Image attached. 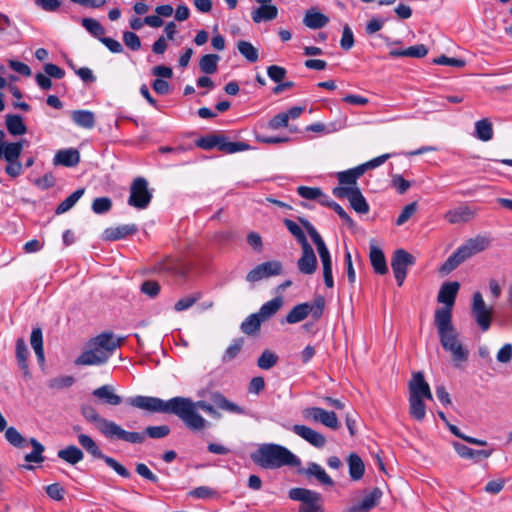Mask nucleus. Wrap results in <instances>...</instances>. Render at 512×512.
<instances>
[{"instance_id": "4c0bfd02", "label": "nucleus", "mask_w": 512, "mask_h": 512, "mask_svg": "<svg viewBox=\"0 0 512 512\" xmlns=\"http://www.w3.org/2000/svg\"><path fill=\"white\" fill-rule=\"evenodd\" d=\"M493 135H494L493 125L488 118L478 120L475 123L474 136L477 139H479L483 142H487L493 138Z\"/></svg>"}, {"instance_id": "e2e57ef3", "label": "nucleus", "mask_w": 512, "mask_h": 512, "mask_svg": "<svg viewBox=\"0 0 512 512\" xmlns=\"http://www.w3.org/2000/svg\"><path fill=\"white\" fill-rule=\"evenodd\" d=\"M102 460L106 463L107 466L112 468L119 476H121L123 478L130 477L131 474L128 471V469L126 467H124L121 463H119L117 460H115L114 458L105 455L102 458Z\"/></svg>"}, {"instance_id": "412c9836", "label": "nucleus", "mask_w": 512, "mask_h": 512, "mask_svg": "<svg viewBox=\"0 0 512 512\" xmlns=\"http://www.w3.org/2000/svg\"><path fill=\"white\" fill-rule=\"evenodd\" d=\"M298 473L301 475H305L307 478H315L320 484L324 486L334 485V481L326 473L324 468L315 462H309L307 464V467L299 469Z\"/></svg>"}, {"instance_id": "f704fd0d", "label": "nucleus", "mask_w": 512, "mask_h": 512, "mask_svg": "<svg viewBox=\"0 0 512 512\" xmlns=\"http://www.w3.org/2000/svg\"><path fill=\"white\" fill-rule=\"evenodd\" d=\"M8 132L13 136H21L27 132V127L20 115L8 114L5 117Z\"/></svg>"}, {"instance_id": "4be33fe9", "label": "nucleus", "mask_w": 512, "mask_h": 512, "mask_svg": "<svg viewBox=\"0 0 512 512\" xmlns=\"http://www.w3.org/2000/svg\"><path fill=\"white\" fill-rule=\"evenodd\" d=\"M476 216V210L468 205H461L450 209L444 215L446 221L450 224L466 223Z\"/></svg>"}, {"instance_id": "c03bdc74", "label": "nucleus", "mask_w": 512, "mask_h": 512, "mask_svg": "<svg viewBox=\"0 0 512 512\" xmlns=\"http://www.w3.org/2000/svg\"><path fill=\"white\" fill-rule=\"evenodd\" d=\"M78 442L94 458L102 459L105 456L97 443L89 435L80 434Z\"/></svg>"}, {"instance_id": "393cba45", "label": "nucleus", "mask_w": 512, "mask_h": 512, "mask_svg": "<svg viewBox=\"0 0 512 512\" xmlns=\"http://www.w3.org/2000/svg\"><path fill=\"white\" fill-rule=\"evenodd\" d=\"M92 395L111 406H118L123 402L122 397L115 393V389L111 385H102L94 389Z\"/></svg>"}, {"instance_id": "37998d69", "label": "nucleus", "mask_w": 512, "mask_h": 512, "mask_svg": "<svg viewBox=\"0 0 512 512\" xmlns=\"http://www.w3.org/2000/svg\"><path fill=\"white\" fill-rule=\"evenodd\" d=\"M81 414L87 422L94 424L99 431L107 421V419L102 417L90 404H84L81 406Z\"/></svg>"}, {"instance_id": "cd10ccee", "label": "nucleus", "mask_w": 512, "mask_h": 512, "mask_svg": "<svg viewBox=\"0 0 512 512\" xmlns=\"http://www.w3.org/2000/svg\"><path fill=\"white\" fill-rule=\"evenodd\" d=\"M211 401L216 407L223 411L238 415H244L246 413L244 408L240 407L236 403L231 402L220 392H213L211 394Z\"/></svg>"}, {"instance_id": "423d86ee", "label": "nucleus", "mask_w": 512, "mask_h": 512, "mask_svg": "<svg viewBox=\"0 0 512 512\" xmlns=\"http://www.w3.org/2000/svg\"><path fill=\"white\" fill-rule=\"evenodd\" d=\"M196 146L204 150L217 148L228 154L246 151L250 148V146L244 142H230L227 141L225 136L217 134H210L199 138L196 140Z\"/></svg>"}, {"instance_id": "dca6fc26", "label": "nucleus", "mask_w": 512, "mask_h": 512, "mask_svg": "<svg viewBox=\"0 0 512 512\" xmlns=\"http://www.w3.org/2000/svg\"><path fill=\"white\" fill-rule=\"evenodd\" d=\"M283 267L281 262L273 260L267 261L257 265L247 274V280L250 282H256L271 276L280 275Z\"/></svg>"}, {"instance_id": "a19ab883", "label": "nucleus", "mask_w": 512, "mask_h": 512, "mask_svg": "<svg viewBox=\"0 0 512 512\" xmlns=\"http://www.w3.org/2000/svg\"><path fill=\"white\" fill-rule=\"evenodd\" d=\"M30 344L35 352L37 360L40 364L45 362L44 348H43V334L41 328H34L30 336Z\"/></svg>"}, {"instance_id": "79ce46f5", "label": "nucleus", "mask_w": 512, "mask_h": 512, "mask_svg": "<svg viewBox=\"0 0 512 512\" xmlns=\"http://www.w3.org/2000/svg\"><path fill=\"white\" fill-rule=\"evenodd\" d=\"M322 266H323V278L327 288H333L334 280L332 275V260L328 249L320 251L319 253Z\"/></svg>"}, {"instance_id": "774afa93", "label": "nucleus", "mask_w": 512, "mask_h": 512, "mask_svg": "<svg viewBox=\"0 0 512 512\" xmlns=\"http://www.w3.org/2000/svg\"><path fill=\"white\" fill-rule=\"evenodd\" d=\"M417 202H412L408 205H406L402 212L400 213V215L398 216V218L396 219V222L395 224L397 226H401L403 224H405L417 211Z\"/></svg>"}, {"instance_id": "1a4fd4ad", "label": "nucleus", "mask_w": 512, "mask_h": 512, "mask_svg": "<svg viewBox=\"0 0 512 512\" xmlns=\"http://www.w3.org/2000/svg\"><path fill=\"white\" fill-rule=\"evenodd\" d=\"M493 313V305L487 304L479 291L474 293L471 306V314L483 332L489 330L493 319Z\"/></svg>"}, {"instance_id": "3c124183", "label": "nucleus", "mask_w": 512, "mask_h": 512, "mask_svg": "<svg viewBox=\"0 0 512 512\" xmlns=\"http://www.w3.org/2000/svg\"><path fill=\"white\" fill-rule=\"evenodd\" d=\"M220 60L217 54H206L199 61V68L205 74H213L217 71Z\"/></svg>"}, {"instance_id": "338daca9", "label": "nucleus", "mask_w": 512, "mask_h": 512, "mask_svg": "<svg viewBox=\"0 0 512 512\" xmlns=\"http://www.w3.org/2000/svg\"><path fill=\"white\" fill-rule=\"evenodd\" d=\"M201 298V294L200 293H195V294H192V295H188V296H185L183 298H181L180 300H178L175 305H174V309L178 312H181V311H184V310H187L189 309L191 306H193V304L199 300Z\"/></svg>"}, {"instance_id": "ddd939ff", "label": "nucleus", "mask_w": 512, "mask_h": 512, "mask_svg": "<svg viewBox=\"0 0 512 512\" xmlns=\"http://www.w3.org/2000/svg\"><path fill=\"white\" fill-rule=\"evenodd\" d=\"M333 194L337 198H347L351 207L360 214L369 212V205L358 187H335Z\"/></svg>"}, {"instance_id": "13d9d810", "label": "nucleus", "mask_w": 512, "mask_h": 512, "mask_svg": "<svg viewBox=\"0 0 512 512\" xmlns=\"http://www.w3.org/2000/svg\"><path fill=\"white\" fill-rule=\"evenodd\" d=\"M278 357L275 353L265 350L257 360V365L263 370H269L276 365Z\"/></svg>"}, {"instance_id": "ea45409f", "label": "nucleus", "mask_w": 512, "mask_h": 512, "mask_svg": "<svg viewBox=\"0 0 512 512\" xmlns=\"http://www.w3.org/2000/svg\"><path fill=\"white\" fill-rule=\"evenodd\" d=\"M73 122L82 128L91 129L95 126L94 113L88 110H75L72 112Z\"/></svg>"}, {"instance_id": "09e8293b", "label": "nucleus", "mask_w": 512, "mask_h": 512, "mask_svg": "<svg viewBox=\"0 0 512 512\" xmlns=\"http://www.w3.org/2000/svg\"><path fill=\"white\" fill-rule=\"evenodd\" d=\"M283 305V299L280 296L273 298L272 300L264 303L258 314L261 316L263 320L270 318L274 315Z\"/></svg>"}, {"instance_id": "20e7f679", "label": "nucleus", "mask_w": 512, "mask_h": 512, "mask_svg": "<svg viewBox=\"0 0 512 512\" xmlns=\"http://www.w3.org/2000/svg\"><path fill=\"white\" fill-rule=\"evenodd\" d=\"M5 431L6 440L16 448H25L28 444L32 446V451L25 455L24 459L28 463H42L44 462L43 453L45 447L37 439H25L15 427H8Z\"/></svg>"}, {"instance_id": "2eb2a0df", "label": "nucleus", "mask_w": 512, "mask_h": 512, "mask_svg": "<svg viewBox=\"0 0 512 512\" xmlns=\"http://www.w3.org/2000/svg\"><path fill=\"white\" fill-rule=\"evenodd\" d=\"M303 414L307 419L321 423L332 430H337L340 427L338 417L333 411H326L320 407H310L305 409Z\"/></svg>"}, {"instance_id": "a18cd8bd", "label": "nucleus", "mask_w": 512, "mask_h": 512, "mask_svg": "<svg viewBox=\"0 0 512 512\" xmlns=\"http://www.w3.org/2000/svg\"><path fill=\"white\" fill-rule=\"evenodd\" d=\"M425 398L409 397V413L412 418L417 421H422L426 416Z\"/></svg>"}, {"instance_id": "680f3d73", "label": "nucleus", "mask_w": 512, "mask_h": 512, "mask_svg": "<svg viewBox=\"0 0 512 512\" xmlns=\"http://www.w3.org/2000/svg\"><path fill=\"white\" fill-rule=\"evenodd\" d=\"M145 436H149L153 439L164 438L170 433V428L167 425L161 426H148L144 432H142Z\"/></svg>"}, {"instance_id": "7ed1b4c3", "label": "nucleus", "mask_w": 512, "mask_h": 512, "mask_svg": "<svg viewBox=\"0 0 512 512\" xmlns=\"http://www.w3.org/2000/svg\"><path fill=\"white\" fill-rule=\"evenodd\" d=\"M435 326L443 349L451 354L453 361L456 363L467 361L469 352L459 340V334L452 322L438 323Z\"/></svg>"}, {"instance_id": "9b49d317", "label": "nucleus", "mask_w": 512, "mask_h": 512, "mask_svg": "<svg viewBox=\"0 0 512 512\" xmlns=\"http://www.w3.org/2000/svg\"><path fill=\"white\" fill-rule=\"evenodd\" d=\"M415 258L404 249H398L393 253L391 268L398 286H402L407 275V269L414 265Z\"/></svg>"}, {"instance_id": "49530a36", "label": "nucleus", "mask_w": 512, "mask_h": 512, "mask_svg": "<svg viewBox=\"0 0 512 512\" xmlns=\"http://www.w3.org/2000/svg\"><path fill=\"white\" fill-rule=\"evenodd\" d=\"M28 356L29 350L23 338L16 341V359L21 370L28 372Z\"/></svg>"}, {"instance_id": "c9c22d12", "label": "nucleus", "mask_w": 512, "mask_h": 512, "mask_svg": "<svg viewBox=\"0 0 512 512\" xmlns=\"http://www.w3.org/2000/svg\"><path fill=\"white\" fill-rule=\"evenodd\" d=\"M329 21V18L315 9L307 10L303 23L311 29H320Z\"/></svg>"}, {"instance_id": "f03ea898", "label": "nucleus", "mask_w": 512, "mask_h": 512, "mask_svg": "<svg viewBox=\"0 0 512 512\" xmlns=\"http://www.w3.org/2000/svg\"><path fill=\"white\" fill-rule=\"evenodd\" d=\"M252 461L263 469H279L281 467H299L300 458L285 446L275 443L259 445L251 454Z\"/></svg>"}, {"instance_id": "c85d7f7f", "label": "nucleus", "mask_w": 512, "mask_h": 512, "mask_svg": "<svg viewBox=\"0 0 512 512\" xmlns=\"http://www.w3.org/2000/svg\"><path fill=\"white\" fill-rule=\"evenodd\" d=\"M188 266L183 261L178 259L169 258L162 263L158 264L155 268L160 273H171L174 275L184 276L187 272Z\"/></svg>"}, {"instance_id": "f257e3e1", "label": "nucleus", "mask_w": 512, "mask_h": 512, "mask_svg": "<svg viewBox=\"0 0 512 512\" xmlns=\"http://www.w3.org/2000/svg\"><path fill=\"white\" fill-rule=\"evenodd\" d=\"M127 403L130 406L149 412L173 414L191 431H201L209 425L208 421L197 411L198 409L214 418L221 416L212 404L203 400L194 402L190 398L181 396L165 401L157 397L138 395L128 398Z\"/></svg>"}, {"instance_id": "b1692460", "label": "nucleus", "mask_w": 512, "mask_h": 512, "mask_svg": "<svg viewBox=\"0 0 512 512\" xmlns=\"http://www.w3.org/2000/svg\"><path fill=\"white\" fill-rule=\"evenodd\" d=\"M138 231L135 224H125L117 227L106 228L103 232V240L116 241L125 238L126 236L133 235Z\"/></svg>"}, {"instance_id": "f3484780", "label": "nucleus", "mask_w": 512, "mask_h": 512, "mask_svg": "<svg viewBox=\"0 0 512 512\" xmlns=\"http://www.w3.org/2000/svg\"><path fill=\"white\" fill-rule=\"evenodd\" d=\"M124 339V337L115 338L111 332H103L91 339L90 346L109 353L110 357L112 353L123 344Z\"/></svg>"}, {"instance_id": "5fc2aeb1", "label": "nucleus", "mask_w": 512, "mask_h": 512, "mask_svg": "<svg viewBox=\"0 0 512 512\" xmlns=\"http://www.w3.org/2000/svg\"><path fill=\"white\" fill-rule=\"evenodd\" d=\"M82 26L99 41L105 35V28L102 24L93 18H83L81 21Z\"/></svg>"}, {"instance_id": "9d476101", "label": "nucleus", "mask_w": 512, "mask_h": 512, "mask_svg": "<svg viewBox=\"0 0 512 512\" xmlns=\"http://www.w3.org/2000/svg\"><path fill=\"white\" fill-rule=\"evenodd\" d=\"M152 199V194L148 189V182L145 178H136L130 187V196L128 204L137 209L148 207Z\"/></svg>"}, {"instance_id": "e433bc0d", "label": "nucleus", "mask_w": 512, "mask_h": 512, "mask_svg": "<svg viewBox=\"0 0 512 512\" xmlns=\"http://www.w3.org/2000/svg\"><path fill=\"white\" fill-rule=\"evenodd\" d=\"M347 461L350 478L354 481L360 480L365 472V465L360 456L356 453H351Z\"/></svg>"}, {"instance_id": "58836bf2", "label": "nucleus", "mask_w": 512, "mask_h": 512, "mask_svg": "<svg viewBox=\"0 0 512 512\" xmlns=\"http://www.w3.org/2000/svg\"><path fill=\"white\" fill-rule=\"evenodd\" d=\"M57 456L71 465L77 464L84 458L82 450L75 445H69L59 450Z\"/></svg>"}, {"instance_id": "72a5a7b5", "label": "nucleus", "mask_w": 512, "mask_h": 512, "mask_svg": "<svg viewBox=\"0 0 512 512\" xmlns=\"http://www.w3.org/2000/svg\"><path fill=\"white\" fill-rule=\"evenodd\" d=\"M23 150L22 141L6 142L0 146V160L3 158L7 162L19 160Z\"/></svg>"}, {"instance_id": "052dcab7", "label": "nucleus", "mask_w": 512, "mask_h": 512, "mask_svg": "<svg viewBox=\"0 0 512 512\" xmlns=\"http://www.w3.org/2000/svg\"><path fill=\"white\" fill-rule=\"evenodd\" d=\"M112 201L108 197H99L92 202V210L96 214H104L111 210Z\"/></svg>"}, {"instance_id": "bb28decb", "label": "nucleus", "mask_w": 512, "mask_h": 512, "mask_svg": "<svg viewBox=\"0 0 512 512\" xmlns=\"http://www.w3.org/2000/svg\"><path fill=\"white\" fill-rule=\"evenodd\" d=\"M383 493L378 487L374 488L363 500L349 509V512H368L378 505Z\"/></svg>"}, {"instance_id": "7c9ffc66", "label": "nucleus", "mask_w": 512, "mask_h": 512, "mask_svg": "<svg viewBox=\"0 0 512 512\" xmlns=\"http://www.w3.org/2000/svg\"><path fill=\"white\" fill-rule=\"evenodd\" d=\"M369 259L374 271L377 274L384 275L388 272L385 255L381 248L376 245H371Z\"/></svg>"}, {"instance_id": "473e14b6", "label": "nucleus", "mask_w": 512, "mask_h": 512, "mask_svg": "<svg viewBox=\"0 0 512 512\" xmlns=\"http://www.w3.org/2000/svg\"><path fill=\"white\" fill-rule=\"evenodd\" d=\"M278 16V8L275 5L259 6L251 12L253 22L261 23L272 21Z\"/></svg>"}, {"instance_id": "4d7b16f0", "label": "nucleus", "mask_w": 512, "mask_h": 512, "mask_svg": "<svg viewBox=\"0 0 512 512\" xmlns=\"http://www.w3.org/2000/svg\"><path fill=\"white\" fill-rule=\"evenodd\" d=\"M244 344L243 338H236L232 341V343L228 346L226 349L222 361L223 362H229L237 357L239 352L241 351Z\"/></svg>"}, {"instance_id": "4468645a", "label": "nucleus", "mask_w": 512, "mask_h": 512, "mask_svg": "<svg viewBox=\"0 0 512 512\" xmlns=\"http://www.w3.org/2000/svg\"><path fill=\"white\" fill-rule=\"evenodd\" d=\"M489 245L490 240L488 237L477 235L465 241V243L461 245L456 251L463 262H465L474 255L487 249Z\"/></svg>"}, {"instance_id": "603ef678", "label": "nucleus", "mask_w": 512, "mask_h": 512, "mask_svg": "<svg viewBox=\"0 0 512 512\" xmlns=\"http://www.w3.org/2000/svg\"><path fill=\"white\" fill-rule=\"evenodd\" d=\"M264 320L258 313L249 315L241 324V330L247 335L256 333Z\"/></svg>"}, {"instance_id": "2f4dec72", "label": "nucleus", "mask_w": 512, "mask_h": 512, "mask_svg": "<svg viewBox=\"0 0 512 512\" xmlns=\"http://www.w3.org/2000/svg\"><path fill=\"white\" fill-rule=\"evenodd\" d=\"M364 174V169L361 165L339 172L337 179L342 185L341 187H357V180Z\"/></svg>"}, {"instance_id": "a878e982", "label": "nucleus", "mask_w": 512, "mask_h": 512, "mask_svg": "<svg viewBox=\"0 0 512 512\" xmlns=\"http://www.w3.org/2000/svg\"><path fill=\"white\" fill-rule=\"evenodd\" d=\"M79 162L80 153L75 148L59 150L53 158V164L55 166L61 165L65 167H74Z\"/></svg>"}, {"instance_id": "0eeeda50", "label": "nucleus", "mask_w": 512, "mask_h": 512, "mask_svg": "<svg viewBox=\"0 0 512 512\" xmlns=\"http://www.w3.org/2000/svg\"><path fill=\"white\" fill-rule=\"evenodd\" d=\"M289 498L302 502L298 512H324L320 493L306 488H292Z\"/></svg>"}, {"instance_id": "864d4df0", "label": "nucleus", "mask_w": 512, "mask_h": 512, "mask_svg": "<svg viewBox=\"0 0 512 512\" xmlns=\"http://www.w3.org/2000/svg\"><path fill=\"white\" fill-rule=\"evenodd\" d=\"M239 53L249 62L254 63L259 59L258 49L250 42L240 40L237 43Z\"/></svg>"}, {"instance_id": "6ab92c4d", "label": "nucleus", "mask_w": 512, "mask_h": 512, "mask_svg": "<svg viewBox=\"0 0 512 512\" xmlns=\"http://www.w3.org/2000/svg\"><path fill=\"white\" fill-rule=\"evenodd\" d=\"M109 353L91 346L75 360L77 366L101 365L108 361Z\"/></svg>"}, {"instance_id": "bf43d9fd", "label": "nucleus", "mask_w": 512, "mask_h": 512, "mask_svg": "<svg viewBox=\"0 0 512 512\" xmlns=\"http://www.w3.org/2000/svg\"><path fill=\"white\" fill-rule=\"evenodd\" d=\"M463 263V260L458 255L457 251H455L452 255H450L447 260L442 264L439 268V272L443 275H447L453 270H455L460 264Z\"/></svg>"}, {"instance_id": "39448f33", "label": "nucleus", "mask_w": 512, "mask_h": 512, "mask_svg": "<svg viewBox=\"0 0 512 512\" xmlns=\"http://www.w3.org/2000/svg\"><path fill=\"white\" fill-rule=\"evenodd\" d=\"M325 308V299L323 296H317L311 302H304L294 306L286 316V322L296 324L303 321L307 316L317 321L323 315Z\"/></svg>"}, {"instance_id": "6e6552de", "label": "nucleus", "mask_w": 512, "mask_h": 512, "mask_svg": "<svg viewBox=\"0 0 512 512\" xmlns=\"http://www.w3.org/2000/svg\"><path fill=\"white\" fill-rule=\"evenodd\" d=\"M99 432L111 441L122 440L130 444H142L145 441L143 433L126 431L116 422L108 419Z\"/></svg>"}, {"instance_id": "5701e85b", "label": "nucleus", "mask_w": 512, "mask_h": 512, "mask_svg": "<svg viewBox=\"0 0 512 512\" xmlns=\"http://www.w3.org/2000/svg\"><path fill=\"white\" fill-rule=\"evenodd\" d=\"M302 255L297 261V267L303 274H312L317 268V258L311 245H304Z\"/></svg>"}, {"instance_id": "aec40b11", "label": "nucleus", "mask_w": 512, "mask_h": 512, "mask_svg": "<svg viewBox=\"0 0 512 512\" xmlns=\"http://www.w3.org/2000/svg\"><path fill=\"white\" fill-rule=\"evenodd\" d=\"M292 431L316 448H323L326 444V438L323 434L306 425L295 424Z\"/></svg>"}, {"instance_id": "69168bd1", "label": "nucleus", "mask_w": 512, "mask_h": 512, "mask_svg": "<svg viewBox=\"0 0 512 512\" xmlns=\"http://www.w3.org/2000/svg\"><path fill=\"white\" fill-rule=\"evenodd\" d=\"M297 193L304 199L308 200H316L323 196V192L320 188L317 187H307V186H299L297 188Z\"/></svg>"}, {"instance_id": "a211bd4d", "label": "nucleus", "mask_w": 512, "mask_h": 512, "mask_svg": "<svg viewBox=\"0 0 512 512\" xmlns=\"http://www.w3.org/2000/svg\"><path fill=\"white\" fill-rule=\"evenodd\" d=\"M409 397L433 399L430 387L422 372H416L409 383Z\"/></svg>"}, {"instance_id": "f8f14e48", "label": "nucleus", "mask_w": 512, "mask_h": 512, "mask_svg": "<svg viewBox=\"0 0 512 512\" xmlns=\"http://www.w3.org/2000/svg\"><path fill=\"white\" fill-rule=\"evenodd\" d=\"M458 290H439L437 301L443 304L436 309L434 324L452 322V309L455 304Z\"/></svg>"}, {"instance_id": "6e6d98bb", "label": "nucleus", "mask_w": 512, "mask_h": 512, "mask_svg": "<svg viewBox=\"0 0 512 512\" xmlns=\"http://www.w3.org/2000/svg\"><path fill=\"white\" fill-rule=\"evenodd\" d=\"M284 225L288 229V231L296 238V240L299 242L301 247H304V245H310L307 237L300 225H298L296 222L290 220V219H284Z\"/></svg>"}, {"instance_id": "c756f323", "label": "nucleus", "mask_w": 512, "mask_h": 512, "mask_svg": "<svg viewBox=\"0 0 512 512\" xmlns=\"http://www.w3.org/2000/svg\"><path fill=\"white\" fill-rule=\"evenodd\" d=\"M453 447L457 454L465 459H487L493 452V450H475L459 442H454Z\"/></svg>"}, {"instance_id": "8fccbe9b", "label": "nucleus", "mask_w": 512, "mask_h": 512, "mask_svg": "<svg viewBox=\"0 0 512 512\" xmlns=\"http://www.w3.org/2000/svg\"><path fill=\"white\" fill-rule=\"evenodd\" d=\"M85 189L80 188L74 191L71 195H69L65 200H63L56 208L55 213L57 215H61L67 211H69L77 201L84 195Z\"/></svg>"}, {"instance_id": "0e129e2a", "label": "nucleus", "mask_w": 512, "mask_h": 512, "mask_svg": "<svg viewBox=\"0 0 512 512\" xmlns=\"http://www.w3.org/2000/svg\"><path fill=\"white\" fill-rule=\"evenodd\" d=\"M102 460L106 463L107 466L112 468L119 476H121L123 478L130 477L131 474L128 471V469L126 467H124L121 463H119L117 460H115L114 458L105 455L102 458Z\"/></svg>"}, {"instance_id": "de8ad7c7", "label": "nucleus", "mask_w": 512, "mask_h": 512, "mask_svg": "<svg viewBox=\"0 0 512 512\" xmlns=\"http://www.w3.org/2000/svg\"><path fill=\"white\" fill-rule=\"evenodd\" d=\"M300 223L302 224L303 228L307 231L309 236L311 237L312 241L316 245L318 253L320 251H324L327 248L324 240L322 239L321 235L317 232V230L314 228V226L306 219L299 218Z\"/></svg>"}]
</instances>
